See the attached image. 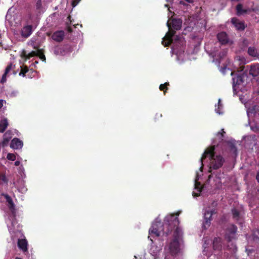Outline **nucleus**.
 Wrapping results in <instances>:
<instances>
[{"mask_svg": "<svg viewBox=\"0 0 259 259\" xmlns=\"http://www.w3.org/2000/svg\"><path fill=\"white\" fill-rule=\"evenodd\" d=\"M179 213L171 214L166 217L164 220V223L162 225L160 222H157L152 224L150 230H149V234L151 236H167L171 231L178 227L179 221L177 216L179 215Z\"/></svg>", "mask_w": 259, "mask_h": 259, "instance_id": "obj_1", "label": "nucleus"}, {"mask_svg": "<svg viewBox=\"0 0 259 259\" xmlns=\"http://www.w3.org/2000/svg\"><path fill=\"white\" fill-rule=\"evenodd\" d=\"M208 157H209L210 159V172H211V169L217 170L222 167L223 165L225 159L221 155L215 154V147L211 146L205 149L201 158H200V162L202 163L201 166L200 167V171H202L203 168V159Z\"/></svg>", "mask_w": 259, "mask_h": 259, "instance_id": "obj_2", "label": "nucleus"}, {"mask_svg": "<svg viewBox=\"0 0 259 259\" xmlns=\"http://www.w3.org/2000/svg\"><path fill=\"white\" fill-rule=\"evenodd\" d=\"M171 23L167 22V26L169 28V31L166 33L165 38L166 41H162L164 47H168L172 42V37L176 34V30H180L183 24V20L180 18H172Z\"/></svg>", "mask_w": 259, "mask_h": 259, "instance_id": "obj_3", "label": "nucleus"}, {"mask_svg": "<svg viewBox=\"0 0 259 259\" xmlns=\"http://www.w3.org/2000/svg\"><path fill=\"white\" fill-rule=\"evenodd\" d=\"M181 229L179 228V227H177L174 231V239L172 241L170 242L169 246L170 252L172 254H176L179 251L180 244L179 239L181 236Z\"/></svg>", "mask_w": 259, "mask_h": 259, "instance_id": "obj_4", "label": "nucleus"}, {"mask_svg": "<svg viewBox=\"0 0 259 259\" xmlns=\"http://www.w3.org/2000/svg\"><path fill=\"white\" fill-rule=\"evenodd\" d=\"M247 112L248 114H253L254 117V120H259V106L255 105L249 107L248 109ZM251 130L254 132H257L259 131V125L255 124L251 126Z\"/></svg>", "mask_w": 259, "mask_h": 259, "instance_id": "obj_5", "label": "nucleus"}, {"mask_svg": "<svg viewBox=\"0 0 259 259\" xmlns=\"http://www.w3.org/2000/svg\"><path fill=\"white\" fill-rule=\"evenodd\" d=\"M215 213L216 211L215 209H212L210 211L208 210L205 211L204 213V222L203 223V227L204 228V229H206L210 226L212 215Z\"/></svg>", "mask_w": 259, "mask_h": 259, "instance_id": "obj_6", "label": "nucleus"}, {"mask_svg": "<svg viewBox=\"0 0 259 259\" xmlns=\"http://www.w3.org/2000/svg\"><path fill=\"white\" fill-rule=\"evenodd\" d=\"M231 23H232L236 29L238 30H244L245 27L244 23L237 19L236 17H233L231 18Z\"/></svg>", "mask_w": 259, "mask_h": 259, "instance_id": "obj_7", "label": "nucleus"}, {"mask_svg": "<svg viewBox=\"0 0 259 259\" xmlns=\"http://www.w3.org/2000/svg\"><path fill=\"white\" fill-rule=\"evenodd\" d=\"M237 230V228L234 224L230 225L227 228V231L228 233L226 234L225 238L227 239L228 242H230L232 240V237L230 236V235H235Z\"/></svg>", "mask_w": 259, "mask_h": 259, "instance_id": "obj_8", "label": "nucleus"}, {"mask_svg": "<svg viewBox=\"0 0 259 259\" xmlns=\"http://www.w3.org/2000/svg\"><path fill=\"white\" fill-rule=\"evenodd\" d=\"M18 247L25 254L28 253V243L26 239H18Z\"/></svg>", "mask_w": 259, "mask_h": 259, "instance_id": "obj_9", "label": "nucleus"}, {"mask_svg": "<svg viewBox=\"0 0 259 259\" xmlns=\"http://www.w3.org/2000/svg\"><path fill=\"white\" fill-rule=\"evenodd\" d=\"M236 15L237 16H241L244 14L248 13L250 12H254L253 9L247 8L243 9L242 5L241 4H238L236 6Z\"/></svg>", "mask_w": 259, "mask_h": 259, "instance_id": "obj_10", "label": "nucleus"}, {"mask_svg": "<svg viewBox=\"0 0 259 259\" xmlns=\"http://www.w3.org/2000/svg\"><path fill=\"white\" fill-rule=\"evenodd\" d=\"M64 37V32L63 30L57 31L52 35V39L56 42H61V41H63Z\"/></svg>", "mask_w": 259, "mask_h": 259, "instance_id": "obj_11", "label": "nucleus"}, {"mask_svg": "<svg viewBox=\"0 0 259 259\" xmlns=\"http://www.w3.org/2000/svg\"><path fill=\"white\" fill-rule=\"evenodd\" d=\"M23 146V142L17 138H14L11 141L10 147L14 149L21 148Z\"/></svg>", "mask_w": 259, "mask_h": 259, "instance_id": "obj_12", "label": "nucleus"}, {"mask_svg": "<svg viewBox=\"0 0 259 259\" xmlns=\"http://www.w3.org/2000/svg\"><path fill=\"white\" fill-rule=\"evenodd\" d=\"M217 39L219 42L222 45H225L228 42V36L227 34L224 31L220 32L218 34Z\"/></svg>", "mask_w": 259, "mask_h": 259, "instance_id": "obj_13", "label": "nucleus"}, {"mask_svg": "<svg viewBox=\"0 0 259 259\" xmlns=\"http://www.w3.org/2000/svg\"><path fill=\"white\" fill-rule=\"evenodd\" d=\"M32 31V27L31 25L24 26L21 31V34L23 37L27 38L30 36Z\"/></svg>", "mask_w": 259, "mask_h": 259, "instance_id": "obj_14", "label": "nucleus"}, {"mask_svg": "<svg viewBox=\"0 0 259 259\" xmlns=\"http://www.w3.org/2000/svg\"><path fill=\"white\" fill-rule=\"evenodd\" d=\"M249 74L252 76H257L259 75V65L258 64L250 65Z\"/></svg>", "mask_w": 259, "mask_h": 259, "instance_id": "obj_15", "label": "nucleus"}, {"mask_svg": "<svg viewBox=\"0 0 259 259\" xmlns=\"http://www.w3.org/2000/svg\"><path fill=\"white\" fill-rule=\"evenodd\" d=\"M37 53L38 50L37 51H32L31 53H29L28 54H27L25 50H23L21 54V57L25 60H29L33 57L37 56Z\"/></svg>", "mask_w": 259, "mask_h": 259, "instance_id": "obj_16", "label": "nucleus"}, {"mask_svg": "<svg viewBox=\"0 0 259 259\" xmlns=\"http://www.w3.org/2000/svg\"><path fill=\"white\" fill-rule=\"evenodd\" d=\"M243 75H238L233 78V87L239 85L243 82Z\"/></svg>", "mask_w": 259, "mask_h": 259, "instance_id": "obj_17", "label": "nucleus"}, {"mask_svg": "<svg viewBox=\"0 0 259 259\" xmlns=\"http://www.w3.org/2000/svg\"><path fill=\"white\" fill-rule=\"evenodd\" d=\"M212 247L214 250H219L222 249L221 239L220 238H215L212 242Z\"/></svg>", "mask_w": 259, "mask_h": 259, "instance_id": "obj_18", "label": "nucleus"}, {"mask_svg": "<svg viewBox=\"0 0 259 259\" xmlns=\"http://www.w3.org/2000/svg\"><path fill=\"white\" fill-rule=\"evenodd\" d=\"M8 126V120L6 118L1 119L0 121V133H4Z\"/></svg>", "mask_w": 259, "mask_h": 259, "instance_id": "obj_19", "label": "nucleus"}, {"mask_svg": "<svg viewBox=\"0 0 259 259\" xmlns=\"http://www.w3.org/2000/svg\"><path fill=\"white\" fill-rule=\"evenodd\" d=\"M228 147L230 152L232 153L235 156L237 154V149L234 143L232 142H228Z\"/></svg>", "mask_w": 259, "mask_h": 259, "instance_id": "obj_20", "label": "nucleus"}, {"mask_svg": "<svg viewBox=\"0 0 259 259\" xmlns=\"http://www.w3.org/2000/svg\"><path fill=\"white\" fill-rule=\"evenodd\" d=\"M248 54L253 57H258V53L254 47H249L248 49Z\"/></svg>", "mask_w": 259, "mask_h": 259, "instance_id": "obj_21", "label": "nucleus"}, {"mask_svg": "<svg viewBox=\"0 0 259 259\" xmlns=\"http://www.w3.org/2000/svg\"><path fill=\"white\" fill-rule=\"evenodd\" d=\"M3 195L4 196V197L6 199V200L7 202V203L8 204V206H9V208L10 209H13L14 207V204L13 203V201L11 197V196L10 195H9L8 194H3Z\"/></svg>", "mask_w": 259, "mask_h": 259, "instance_id": "obj_22", "label": "nucleus"}, {"mask_svg": "<svg viewBox=\"0 0 259 259\" xmlns=\"http://www.w3.org/2000/svg\"><path fill=\"white\" fill-rule=\"evenodd\" d=\"M29 71V70L27 66L24 65L23 67H21V70H20L19 75L24 77V76H26V73Z\"/></svg>", "mask_w": 259, "mask_h": 259, "instance_id": "obj_23", "label": "nucleus"}, {"mask_svg": "<svg viewBox=\"0 0 259 259\" xmlns=\"http://www.w3.org/2000/svg\"><path fill=\"white\" fill-rule=\"evenodd\" d=\"M169 83L168 82H165L163 84H161L159 85V89L160 91H163L164 94L165 95L166 91V90H168L167 86H169Z\"/></svg>", "mask_w": 259, "mask_h": 259, "instance_id": "obj_24", "label": "nucleus"}, {"mask_svg": "<svg viewBox=\"0 0 259 259\" xmlns=\"http://www.w3.org/2000/svg\"><path fill=\"white\" fill-rule=\"evenodd\" d=\"M195 189L197 190L199 193H195V192H193V196L194 197H197L199 196L200 193L202 191V188H200V183L199 182L195 183Z\"/></svg>", "mask_w": 259, "mask_h": 259, "instance_id": "obj_25", "label": "nucleus"}, {"mask_svg": "<svg viewBox=\"0 0 259 259\" xmlns=\"http://www.w3.org/2000/svg\"><path fill=\"white\" fill-rule=\"evenodd\" d=\"M37 56L42 61H46V57L42 50L38 49Z\"/></svg>", "mask_w": 259, "mask_h": 259, "instance_id": "obj_26", "label": "nucleus"}, {"mask_svg": "<svg viewBox=\"0 0 259 259\" xmlns=\"http://www.w3.org/2000/svg\"><path fill=\"white\" fill-rule=\"evenodd\" d=\"M232 213H233V218L236 220L238 221L239 219V211L235 208L232 209Z\"/></svg>", "mask_w": 259, "mask_h": 259, "instance_id": "obj_27", "label": "nucleus"}, {"mask_svg": "<svg viewBox=\"0 0 259 259\" xmlns=\"http://www.w3.org/2000/svg\"><path fill=\"white\" fill-rule=\"evenodd\" d=\"M12 137V133L11 131H7L3 136V138L11 140Z\"/></svg>", "mask_w": 259, "mask_h": 259, "instance_id": "obj_28", "label": "nucleus"}, {"mask_svg": "<svg viewBox=\"0 0 259 259\" xmlns=\"http://www.w3.org/2000/svg\"><path fill=\"white\" fill-rule=\"evenodd\" d=\"M227 50H223L222 52H220L218 54V56L219 57L220 59H222L227 54Z\"/></svg>", "mask_w": 259, "mask_h": 259, "instance_id": "obj_29", "label": "nucleus"}, {"mask_svg": "<svg viewBox=\"0 0 259 259\" xmlns=\"http://www.w3.org/2000/svg\"><path fill=\"white\" fill-rule=\"evenodd\" d=\"M10 140H8L7 138H3V141L1 142L0 143V145L1 146L3 147H5L7 146L8 143L10 142Z\"/></svg>", "mask_w": 259, "mask_h": 259, "instance_id": "obj_30", "label": "nucleus"}, {"mask_svg": "<svg viewBox=\"0 0 259 259\" xmlns=\"http://www.w3.org/2000/svg\"><path fill=\"white\" fill-rule=\"evenodd\" d=\"M222 109V105L220 103V100H219L218 101V108L215 109V111L218 114H222V112L221 111V110Z\"/></svg>", "mask_w": 259, "mask_h": 259, "instance_id": "obj_31", "label": "nucleus"}, {"mask_svg": "<svg viewBox=\"0 0 259 259\" xmlns=\"http://www.w3.org/2000/svg\"><path fill=\"white\" fill-rule=\"evenodd\" d=\"M7 158L9 160L14 161L16 159V156L14 154L10 153H8Z\"/></svg>", "mask_w": 259, "mask_h": 259, "instance_id": "obj_32", "label": "nucleus"}, {"mask_svg": "<svg viewBox=\"0 0 259 259\" xmlns=\"http://www.w3.org/2000/svg\"><path fill=\"white\" fill-rule=\"evenodd\" d=\"M12 67V64H10L8 65H7L6 68V69H5L4 73H6V74H8L9 72H10L11 70Z\"/></svg>", "mask_w": 259, "mask_h": 259, "instance_id": "obj_33", "label": "nucleus"}, {"mask_svg": "<svg viewBox=\"0 0 259 259\" xmlns=\"http://www.w3.org/2000/svg\"><path fill=\"white\" fill-rule=\"evenodd\" d=\"M7 74L6 73H4L3 75L2 76V78H1L0 82L4 83L6 82L7 80Z\"/></svg>", "mask_w": 259, "mask_h": 259, "instance_id": "obj_34", "label": "nucleus"}, {"mask_svg": "<svg viewBox=\"0 0 259 259\" xmlns=\"http://www.w3.org/2000/svg\"><path fill=\"white\" fill-rule=\"evenodd\" d=\"M42 6L41 0H37L36 4V7L37 9H39L41 8Z\"/></svg>", "mask_w": 259, "mask_h": 259, "instance_id": "obj_35", "label": "nucleus"}, {"mask_svg": "<svg viewBox=\"0 0 259 259\" xmlns=\"http://www.w3.org/2000/svg\"><path fill=\"white\" fill-rule=\"evenodd\" d=\"M81 0H73L71 2V6L73 7H75L77 6L78 3L80 2Z\"/></svg>", "mask_w": 259, "mask_h": 259, "instance_id": "obj_36", "label": "nucleus"}, {"mask_svg": "<svg viewBox=\"0 0 259 259\" xmlns=\"http://www.w3.org/2000/svg\"><path fill=\"white\" fill-rule=\"evenodd\" d=\"M0 179L3 181L4 183H7L8 180L6 178V176L4 175H1L0 176Z\"/></svg>", "mask_w": 259, "mask_h": 259, "instance_id": "obj_37", "label": "nucleus"}, {"mask_svg": "<svg viewBox=\"0 0 259 259\" xmlns=\"http://www.w3.org/2000/svg\"><path fill=\"white\" fill-rule=\"evenodd\" d=\"M227 70H229V69L228 68H227V67H223V68H222L221 69V71L222 72V73H223V74H225V71H226Z\"/></svg>", "mask_w": 259, "mask_h": 259, "instance_id": "obj_38", "label": "nucleus"}, {"mask_svg": "<svg viewBox=\"0 0 259 259\" xmlns=\"http://www.w3.org/2000/svg\"><path fill=\"white\" fill-rule=\"evenodd\" d=\"M253 239L254 241L258 240H259V237H257V236H256L255 235L253 234Z\"/></svg>", "mask_w": 259, "mask_h": 259, "instance_id": "obj_39", "label": "nucleus"}, {"mask_svg": "<svg viewBox=\"0 0 259 259\" xmlns=\"http://www.w3.org/2000/svg\"><path fill=\"white\" fill-rule=\"evenodd\" d=\"M224 134H225V132H224V130H222V132L218 133V135H221L222 138H223V137H224V135H223Z\"/></svg>", "mask_w": 259, "mask_h": 259, "instance_id": "obj_40", "label": "nucleus"}, {"mask_svg": "<svg viewBox=\"0 0 259 259\" xmlns=\"http://www.w3.org/2000/svg\"><path fill=\"white\" fill-rule=\"evenodd\" d=\"M256 180L257 182L259 183V171H257L256 175Z\"/></svg>", "mask_w": 259, "mask_h": 259, "instance_id": "obj_41", "label": "nucleus"}, {"mask_svg": "<svg viewBox=\"0 0 259 259\" xmlns=\"http://www.w3.org/2000/svg\"><path fill=\"white\" fill-rule=\"evenodd\" d=\"M3 103H4V101L2 100H0V109L3 107Z\"/></svg>", "mask_w": 259, "mask_h": 259, "instance_id": "obj_42", "label": "nucleus"}, {"mask_svg": "<svg viewBox=\"0 0 259 259\" xmlns=\"http://www.w3.org/2000/svg\"><path fill=\"white\" fill-rule=\"evenodd\" d=\"M187 2H188L189 3H192L194 2V0H185Z\"/></svg>", "mask_w": 259, "mask_h": 259, "instance_id": "obj_43", "label": "nucleus"}, {"mask_svg": "<svg viewBox=\"0 0 259 259\" xmlns=\"http://www.w3.org/2000/svg\"><path fill=\"white\" fill-rule=\"evenodd\" d=\"M14 164H15V165H16V166L19 165V161H16L15 163H14Z\"/></svg>", "mask_w": 259, "mask_h": 259, "instance_id": "obj_44", "label": "nucleus"}, {"mask_svg": "<svg viewBox=\"0 0 259 259\" xmlns=\"http://www.w3.org/2000/svg\"><path fill=\"white\" fill-rule=\"evenodd\" d=\"M180 4H182V5H185V3H184V2H183V1H180Z\"/></svg>", "mask_w": 259, "mask_h": 259, "instance_id": "obj_45", "label": "nucleus"}, {"mask_svg": "<svg viewBox=\"0 0 259 259\" xmlns=\"http://www.w3.org/2000/svg\"><path fill=\"white\" fill-rule=\"evenodd\" d=\"M234 72L231 71V75L233 76V74H234Z\"/></svg>", "mask_w": 259, "mask_h": 259, "instance_id": "obj_46", "label": "nucleus"}, {"mask_svg": "<svg viewBox=\"0 0 259 259\" xmlns=\"http://www.w3.org/2000/svg\"><path fill=\"white\" fill-rule=\"evenodd\" d=\"M15 259H22L21 258H20L19 257H16Z\"/></svg>", "mask_w": 259, "mask_h": 259, "instance_id": "obj_47", "label": "nucleus"}, {"mask_svg": "<svg viewBox=\"0 0 259 259\" xmlns=\"http://www.w3.org/2000/svg\"><path fill=\"white\" fill-rule=\"evenodd\" d=\"M231 1H236V2H238L239 1V0H231Z\"/></svg>", "mask_w": 259, "mask_h": 259, "instance_id": "obj_48", "label": "nucleus"}, {"mask_svg": "<svg viewBox=\"0 0 259 259\" xmlns=\"http://www.w3.org/2000/svg\"><path fill=\"white\" fill-rule=\"evenodd\" d=\"M134 259H137V257L136 256H134Z\"/></svg>", "mask_w": 259, "mask_h": 259, "instance_id": "obj_49", "label": "nucleus"}, {"mask_svg": "<svg viewBox=\"0 0 259 259\" xmlns=\"http://www.w3.org/2000/svg\"><path fill=\"white\" fill-rule=\"evenodd\" d=\"M257 191H258V192L259 193V189H258V190H257Z\"/></svg>", "mask_w": 259, "mask_h": 259, "instance_id": "obj_50", "label": "nucleus"}, {"mask_svg": "<svg viewBox=\"0 0 259 259\" xmlns=\"http://www.w3.org/2000/svg\"><path fill=\"white\" fill-rule=\"evenodd\" d=\"M258 81L259 82V80H258Z\"/></svg>", "mask_w": 259, "mask_h": 259, "instance_id": "obj_51", "label": "nucleus"}]
</instances>
